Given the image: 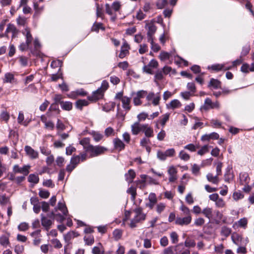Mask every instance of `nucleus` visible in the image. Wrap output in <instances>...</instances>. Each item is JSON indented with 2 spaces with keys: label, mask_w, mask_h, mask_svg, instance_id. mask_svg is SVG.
<instances>
[{
  "label": "nucleus",
  "mask_w": 254,
  "mask_h": 254,
  "mask_svg": "<svg viewBox=\"0 0 254 254\" xmlns=\"http://www.w3.org/2000/svg\"><path fill=\"white\" fill-rule=\"evenodd\" d=\"M58 210L61 211L62 213H54V212H52V214L57 221L62 222L65 219L68 213L65 203L61 201L59 202L58 207L55 208L56 212H57Z\"/></svg>",
  "instance_id": "1"
},
{
  "label": "nucleus",
  "mask_w": 254,
  "mask_h": 254,
  "mask_svg": "<svg viewBox=\"0 0 254 254\" xmlns=\"http://www.w3.org/2000/svg\"><path fill=\"white\" fill-rule=\"evenodd\" d=\"M22 34L25 37L26 42L22 43L19 46V49L21 51H24L29 48L30 44L33 40V37L31 34L30 29L26 27L22 31Z\"/></svg>",
  "instance_id": "2"
},
{
  "label": "nucleus",
  "mask_w": 254,
  "mask_h": 254,
  "mask_svg": "<svg viewBox=\"0 0 254 254\" xmlns=\"http://www.w3.org/2000/svg\"><path fill=\"white\" fill-rule=\"evenodd\" d=\"M135 215L131 220L129 226L133 228L136 226V223L145 219L146 215L142 212V209L140 207L136 208L134 210Z\"/></svg>",
  "instance_id": "3"
},
{
  "label": "nucleus",
  "mask_w": 254,
  "mask_h": 254,
  "mask_svg": "<svg viewBox=\"0 0 254 254\" xmlns=\"http://www.w3.org/2000/svg\"><path fill=\"white\" fill-rule=\"evenodd\" d=\"M107 149L102 146H89L87 149V152L90 153L91 157L97 156L100 154H103Z\"/></svg>",
  "instance_id": "4"
},
{
  "label": "nucleus",
  "mask_w": 254,
  "mask_h": 254,
  "mask_svg": "<svg viewBox=\"0 0 254 254\" xmlns=\"http://www.w3.org/2000/svg\"><path fill=\"white\" fill-rule=\"evenodd\" d=\"M209 198L215 202L216 207L223 208L226 207V202L224 200L220 197L218 193H213L209 195Z\"/></svg>",
  "instance_id": "5"
},
{
  "label": "nucleus",
  "mask_w": 254,
  "mask_h": 254,
  "mask_svg": "<svg viewBox=\"0 0 254 254\" xmlns=\"http://www.w3.org/2000/svg\"><path fill=\"white\" fill-rule=\"evenodd\" d=\"M121 7V4L119 1H114L111 5L108 3L105 4V10L107 14L110 15H113L114 12L118 11Z\"/></svg>",
  "instance_id": "6"
},
{
  "label": "nucleus",
  "mask_w": 254,
  "mask_h": 254,
  "mask_svg": "<svg viewBox=\"0 0 254 254\" xmlns=\"http://www.w3.org/2000/svg\"><path fill=\"white\" fill-rule=\"evenodd\" d=\"M145 28L147 29V41L152 42V39L154 38V35L155 33L157 27L153 22H148L146 24Z\"/></svg>",
  "instance_id": "7"
},
{
  "label": "nucleus",
  "mask_w": 254,
  "mask_h": 254,
  "mask_svg": "<svg viewBox=\"0 0 254 254\" xmlns=\"http://www.w3.org/2000/svg\"><path fill=\"white\" fill-rule=\"evenodd\" d=\"M146 100L148 102L147 105H150L151 103L150 102L152 101V104L156 106L159 104L161 97L159 93H158L156 95L153 92H149L146 97Z\"/></svg>",
  "instance_id": "8"
},
{
  "label": "nucleus",
  "mask_w": 254,
  "mask_h": 254,
  "mask_svg": "<svg viewBox=\"0 0 254 254\" xmlns=\"http://www.w3.org/2000/svg\"><path fill=\"white\" fill-rule=\"evenodd\" d=\"M158 62L152 59L151 60L149 64L147 65H144L142 68V70L144 72L150 74H153V71L152 69H149L148 66H150L153 68H156L158 66Z\"/></svg>",
  "instance_id": "9"
},
{
  "label": "nucleus",
  "mask_w": 254,
  "mask_h": 254,
  "mask_svg": "<svg viewBox=\"0 0 254 254\" xmlns=\"http://www.w3.org/2000/svg\"><path fill=\"white\" fill-rule=\"evenodd\" d=\"M24 150L26 155L31 159H35L38 158V152L35 150L31 146L26 145L24 147Z\"/></svg>",
  "instance_id": "10"
},
{
  "label": "nucleus",
  "mask_w": 254,
  "mask_h": 254,
  "mask_svg": "<svg viewBox=\"0 0 254 254\" xmlns=\"http://www.w3.org/2000/svg\"><path fill=\"white\" fill-rule=\"evenodd\" d=\"M147 94V92L144 90H140L138 91L133 97V102L135 106L140 105L142 103L141 99L143 98L144 96Z\"/></svg>",
  "instance_id": "11"
},
{
  "label": "nucleus",
  "mask_w": 254,
  "mask_h": 254,
  "mask_svg": "<svg viewBox=\"0 0 254 254\" xmlns=\"http://www.w3.org/2000/svg\"><path fill=\"white\" fill-rule=\"evenodd\" d=\"M104 93L100 89H98L93 92L91 96H89L88 99L92 101H96L102 99L104 96Z\"/></svg>",
  "instance_id": "12"
},
{
  "label": "nucleus",
  "mask_w": 254,
  "mask_h": 254,
  "mask_svg": "<svg viewBox=\"0 0 254 254\" xmlns=\"http://www.w3.org/2000/svg\"><path fill=\"white\" fill-rule=\"evenodd\" d=\"M29 166H24L23 167L20 168L18 165H15L13 168V171L14 173H21L25 176H26L29 173Z\"/></svg>",
  "instance_id": "13"
},
{
  "label": "nucleus",
  "mask_w": 254,
  "mask_h": 254,
  "mask_svg": "<svg viewBox=\"0 0 254 254\" xmlns=\"http://www.w3.org/2000/svg\"><path fill=\"white\" fill-rule=\"evenodd\" d=\"M191 216H186L183 218L182 217H177L176 219L175 223L176 224L179 225H188L191 221Z\"/></svg>",
  "instance_id": "14"
},
{
  "label": "nucleus",
  "mask_w": 254,
  "mask_h": 254,
  "mask_svg": "<svg viewBox=\"0 0 254 254\" xmlns=\"http://www.w3.org/2000/svg\"><path fill=\"white\" fill-rule=\"evenodd\" d=\"M168 173L169 175V181L170 182H174L177 179V170L174 166L169 167L168 170Z\"/></svg>",
  "instance_id": "15"
},
{
  "label": "nucleus",
  "mask_w": 254,
  "mask_h": 254,
  "mask_svg": "<svg viewBox=\"0 0 254 254\" xmlns=\"http://www.w3.org/2000/svg\"><path fill=\"white\" fill-rule=\"evenodd\" d=\"M149 202L146 204V206L152 209L157 201L156 195L154 193H150L148 196Z\"/></svg>",
  "instance_id": "16"
},
{
  "label": "nucleus",
  "mask_w": 254,
  "mask_h": 254,
  "mask_svg": "<svg viewBox=\"0 0 254 254\" xmlns=\"http://www.w3.org/2000/svg\"><path fill=\"white\" fill-rule=\"evenodd\" d=\"M41 120L43 123L44 124L45 127L46 129L50 130H53L55 127L54 123L50 120H47V117L45 115H42L41 117Z\"/></svg>",
  "instance_id": "17"
},
{
  "label": "nucleus",
  "mask_w": 254,
  "mask_h": 254,
  "mask_svg": "<svg viewBox=\"0 0 254 254\" xmlns=\"http://www.w3.org/2000/svg\"><path fill=\"white\" fill-rule=\"evenodd\" d=\"M130 47L126 41H125L121 47V52L119 57L123 59L129 53Z\"/></svg>",
  "instance_id": "18"
},
{
  "label": "nucleus",
  "mask_w": 254,
  "mask_h": 254,
  "mask_svg": "<svg viewBox=\"0 0 254 254\" xmlns=\"http://www.w3.org/2000/svg\"><path fill=\"white\" fill-rule=\"evenodd\" d=\"M175 254H190V251L189 249H185L183 244H179L174 247Z\"/></svg>",
  "instance_id": "19"
},
{
  "label": "nucleus",
  "mask_w": 254,
  "mask_h": 254,
  "mask_svg": "<svg viewBox=\"0 0 254 254\" xmlns=\"http://www.w3.org/2000/svg\"><path fill=\"white\" fill-rule=\"evenodd\" d=\"M208 69H211L215 71H220L221 70H227L231 68V66H226L225 64H214L209 66Z\"/></svg>",
  "instance_id": "20"
},
{
  "label": "nucleus",
  "mask_w": 254,
  "mask_h": 254,
  "mask_svg": "<svg viewBox=\"0 0 254 254\" xmlns=\"http://www.w3.org/2000/svg\"><path fill=\"white\" fill-rule=\"evenodd\" d=\"M182 106V103L178 99H174L169 103L166 104V107L168 109L175 110L180 108Z\"/></svg>",
  "instance_id": "21"
},
{
  "label": "nucleus",
  "mask_w": 254,
  "mask_h": 254,
  "mask_svg": "<svg viewBox=\"0 0 254 254\" xmlns=\"http://www.w3.org/2000/svg\"><path fill=\"white\" fill-rule=\"evenodd\" d=\"M6 33H11L12 38L16 37L19 32L18 30L16 28L15 25L9 23L7 25V28L5 31Z\"/></svg>",
  "instance_id": "22"
},
{
  "label": "nucleus",
  "mask_w": 254,
  "mask_h": 254,
  "mask_svg": "<svg viewBox=\"0 0 254 254\" xmlns=\"http://www.w3.org/2000/svg\"><path fill=\"white\" fill-rule=\"evenodd\" d=\"M142 124H140L138 122H135L131 126V130L132 134L133 135L138 134L140 131H142Z\"/></svg>",
  "instance_id": "23"
},
{
  "label": "nucleus",
  "mask_w": 254,
  "mask_h": 254,
  "mask_svg": "<svg viewBox=\"0 0 254 254\" xmlns=\"http://www.w3.org/2000/svg\"><path fill=\"white\" fill-rule=\"evenodd\" d=\"M142 130L145 135L147 137H151L153 136V130L148 124H142Z\"/></svg>",
  "instance_id": "24"
},
{
  "label": "nucleus",
  "mask_w": 254,
  "mask_h": 254,
  "mask_svg": "<svg viewBox=\"0 0 254 254\" xmlns=\"http://www.w3.org/2000/svg\"><path fill=\"white\" fill-rule=\"evenodd\" d=\"M135 176L136 174L132 169H129L127 173H126L125 175L126 180L128 184L133 182Z\"/></svg>",
  "instance_id": "25"
},
{
  "label": "nucleus",
  "mask_w": 254,
  "mask_h": 254,
  "mask_svg": "<svg viewBox=\"0 0 254 254\" xmlns=\"http://www.w3.org/2000/svg\"><path fill=\"white\" fill-rule=\"evenodd\" d=\"M0 245L5 248L10 246L9 235H2L0 237Z\"/></svg>",
  "instance_id": "26"
},
{
  "label": "nucleus",
  "mask_w": 254,
  "mask_h": 254,
  "mask_svg": "<svg viewBox=\"0 0 254 254\" xmlns=\"http://www.w3.org/2000/svg\"><path fill=\"white\" fill-rule=\"evenodd\" d=\"M42 225L48 231L52 224V221L46 217H42L41 218Z\"/></svg>",
  "instance_id": "27"
},
{
  "label": "nucleus",
  "mask_w": 254,
  "mask_h": 254,
  "mask_svg": "<svg viewBox=\"0 0 254 254\" xmlns=\"http://www.w3.org/2000/svg\"><path fill=\"white\" fill-rule=\"evenodd\" d=\"M89 104V102L85 99L78 100L75 103V106L77 109L81 110L83 107L87 106Z\"/></svg>",
  "instance_id": "28"
},
{
  "label": "nucleus",
  "mask_w": 254,
  "mask_h": 254,
  "mask_svg": "<svg viewBox=\"0 0 254 254\" xmlns=\"http://www.w3.org/2000/svg\"><path fill=\"white\" fill-rule=\"evenodd\" d=\"M206 178L209 182L214 184L217 185L219 182V179L217 175L214 176L212 174L208 173L206 175Z\"/></svg>",
  "instance_id": "29"
},
{
  "label": "nucleus",
  "mask_w": 254,
  "mask_h": 254,
  "mask_svg": "<svg viewBox=\"0 0 254 254\" xmlns=\"http://www.w3.org/2000/svg\"><path fill=\"white\" fill-rule=\"evenodd\" d=\"M114 147L115 148L122 150L125 148V144L124 142L119 138H115L113 140Z\"/></svg>",
  "instance_id": "30"
},
{
  "label": "nucleus",
  "mask_w": 254,
  "mask_h": 254,
  "mask_svg": "<svg viewBox=\"0 0 254 254\" xmlns=\"http://www.w3.org/2000/svg\"><path fill=\"white\" fill-rule=\"evenodd\" d=\"M121 101L123 104V108L125 110H129L130 109V98L127 96H124Z\"/></svg>",
  "instance_id": "31"
},
{
  "label": "nucleus",
  "mask_w": 254,
  "mask_h": 254,
  "mask_svg": "<svg viewBox=\"0 0 254 254\" xmlns=\"http://www.w3.org/2000/svg\"><path fill=\"white\" fill-rule=\"evenodd\" d=\"M212 208L208 207L204 208L202 211V213L208 219L210 220L212 218Z\"/></svg>",
  "instance_id": "32"
},
{
  "label": "nucleus",
  "mask_w": 254,
  "mask_h": 254,
  "mask_svg": "<svg viewBox=\"0 0 254 254\" xmlns=\"http://www.w3.org/2000/svg\"><path fill=\"white\" fill-rule=\"evenodd\" d=\"M93 254H104V249L101 244L98 246H95L92 250Z\"/></svg>",
  "instance_id": "33"
},
{
  "label": "nucleus",
  "mask_w": 254,
  "mask_h": 254,
  "mask_svg": "<svg viewBox=\"0 0 254 254\" xmlns=\"http://www.w3.org/2000/svg\"><path fill=\"white\" fill-rule=\"evenodd\" d=\"M221 82L217 79L211 78L208 84V87H212L214 89L220 88Z\"/></svg>",
  "instance_id": "34"
},
{
  "label": "nucleus",
  "mask_w": 254,
  "mask_h": 254,
  "mask_svg": "<svg viewBox=\"0 0 254 254\" xmlns=\"http://www.w3.org/2000/svg\"><path fill=\"white\" fill-rule=\"evenodd\" d=\"M61 107L63 110L66 111H70L72 108V104L71 102L69 101L61 102Z\"/></svg>",
  "instance_id": "35"
},
{
  "label": "nucleus",
  "mask_w": 254,
  "mask_h": 254,
  "mask_svg": "<svg viewBox=\"0 0 254 254\" xmlns=\"http://www.w3.org/2000/svg\"><path fill=\"white\" fill-rule=\"evenodd\" d=\"M80 144L82 145L86 152L89 146H91L90 144V139L88 138H84L80 141Z\"/></svg>",
  "instance_id": "36"
},
{
  "label": "nucleus",
  "mask_w": 254,
  "mask_h": 254,
  "mask_svg": "<svg viewBox=\"0 0 254 254\" xmlns=\"http://www.w3.org/2000/svg\"><path fill=\"white\" fill-rule=\"evenodd\" d=\"M77 236L76 233L73 231L67 233L64 236V240L66 243H68L72 239L76 237Z\"/></svg>",
  "instance_id": "37"
},
{
  "label": "nucleus",
  "mask_w": 254,
  "mask_h": 254,
  "mask_svg": "<svg viewBox=\"0 0 254 254\" xmlns=\"http://www.w3.org/2000/svg\"><path fill=\"white\" fill-rule=\"evenodd\" d=\"M163 72L162 70H157L154 75V82L158 84V81L163 79Z\"/></svg>",
  "instance_id": "38"
},
{
  "label": "nucleus",
  "mask_w": 254,
  "mask_h": 254,
  "mask_svg": "<svg viewBox=\"0 0 254 254\" xmlns=\"http://www.w3.org/2000/svg\"><path fill=\"white\" fill-rule=\"evenodd\" d=\"M212 102L211 100L209 98H207L205 99L204 105L201 107V109H203L205 111L210 109L211 106H212Z\"/></svg>",
  "instance_id": "39"
},
{
  "label": "nucleus",
  "mask_w": 254,
  "mask_h": 254,
  "mask_svg": "<svg viewBox=\"0 0 254 254\" xmlns=\"http://www.w3.org/2000/svg\"><path fill=\"white\" fill-rule=\"evenodd\" d=\"M14 75L13 74L8 72L5 74L3 79L4 83H11L14 80Z\"/></svg>",
  "instance_id": "40"
},
{
  "label": "nucleus",
  "mask_w": 254,
  "mask_h": 254,
  "mask_svg": "<svg viewBox=\"0 0 254 254\" xmlns=\"http://www.w3.org/2000/svg\"><path fill=\"white\" fill-rule=\"evenodd\" d=\"M28 181L34 184H36L39 182V178L37 175L30 174L28 178Z\"/></svg>",
  "instance_id": "41"
},
{
  "label": "nucleus",
  "mask_w": 254,
  "mask_h": 254,
  "mask_svg": "<svg viewBox=\"0 0 254 254\" xmlns=\"http://www.w3.org/2000/svg\"><path fill=\"white\" fill-rule=\"evenodd\" d=\"M93 139L96 142H99L103 138V135L97 131H93L92 133Z\"/></svg>",
  "instance_id": "42"
},
{
  "label": "nucleus",
  "mask_w": 254,
  "mask_h": 254,
  "mask_svg": "<svg viewBox=\"0 0 254 254\" xmlns=\"http://www.w3.org/2000/svg\"><path fill=\"white\" fill-rule=\"evenodd\" d=\"M127 193H129L131 195V199L134 200L135 198L136 195V188L133 186L129 187L127 191Z\"/></svg>",
  "instance_id": "43"
},
{
  "label": "nucleus",
  "mask_w": 254,
  "mask_h": 254,
  "mask_svg": "<svg viewBox=\"0 0 254 254\" xmlns=\"http://www.w3.org/2000/svg\"><path fill=\"white\" fill-rule=\"evenodd\" d=\"M231 233V229L227 227H222L221 231V235L225 237H228Z\"/></svg>",
  "instance_id": "44"
},
{
  "label": "nucleus",
  "mask_w": 254,
  "mask_h": 254,
  "mask_svg": "<svg viewBox=\"0 0 254 254\" xmlns=\"http://www.w3.org/2000/svg\"><path fill=\"white\" fill-rule=\"evenodd\" d=\"M170 117V114L166 113L160 117V123L161 126L164 127L166 123V122L169 120Z\"/></svg>",
  "instance_id": "45"
},
{
  "label": "nucleus",
  "mask_w": 254,
  "mask_h": 254,
  "mask_svg": "<svg viewBox=\"0 0 254 254\" xmlns=\"http://www.w3.org/2000/svg\"><path fill=\"white\" fill-rule=\"evenodd\" d=\"M179 157L181 160L185 161H188L190 158L189 154L184 150H182L180 152Z\"/></svg>",
  "instance_id": "46"
},
{
  "label": "nucleus",
  "mask_w": 254,
  "mask_h": 254,
  "mask_svg": "<svg viewBox=\"0 0 254 254\" xmlns=\"http://www.w3.org/2000/svg\"><path fill=\"white\" fill-rule=\"evenodd\" d=\"M33 7L35 10V15L39 14L44 9V6L39 7L38 4L37 2H33Z\"/></svg>",
  "instance_id": "47"
},
{
  "label": "nucleus",
  "mask_w": 254,
  "mask_h": 254,
  "mask_svg": "<svg viewBox=\"0 0 254 254\" xmlns=\"http://www.w3.org/2000/svg\"><path fill=\"white\" fill-rule=\"evenodd\" d=\"M24 120V116L23 113L20 111L19 112L18 117L17 118V122L20 124H22L24 126H27L28 125V123L26 122H23Z\"/></svg>",
  "instance_id": "48"
},
{
  "label": "nucleus",
  "mask_w": 254,
  "mask_h": 254,
  "mask_svg": "<svg viewBox=\"0 0 254 254\" xmlns=\"http://www.w3.org/2000/svg\"><path fill=\"white\" fill-rule=\"evenodd\" d=\"M170 238L172 244H176L179 241V236L176 232H172L170 233Z\"/></svg>",
  "instance_id": "49"
},
{
  "label": "nucleus",
  "mask_w": 254,
  "mask_h": 254,
  "mask_svg": "<svg viewBox=\"0 0 254 254\" xmlns=\"http://www.w3.org/2000/svg\"><path fill=\"white\" fill-rule=\"evenodd\" d=\"M180 209L183 212V215H186V216H191L190 210L188 207L184 204H182L180 206Z\"/></svg>",
  "instance_id": "50"
},
{
  "label": "nucleus",
  "mask_w": 254,
  "mask_h": 254,
  "mask_svg": "<svg viewBox=\"0 0 254 254\" xmlns=\"http://www.w3.org/2000/svg\"><path fill=\"white\" fill-rule=\"evenodd\" d=\"M115 108V103H110L109 104H106L104 106H103L102 109L103 110L108 112H109L112 110H113Z\"/></svg>",
  "instance_id": "51"
},
{
  "label": "nucleus",
  "mask_w": 254,
  "mask_h": 254,
  "mask_svg": "<svg viewBox=\"0 0 254 254\" xmlns=\"http://www.w3.org/2000/svg\"><path fill=\"white\" fill-rule=\"evenodd\" d=\"M151 44V49L154 52H157L160 50V47L159 46L158 44H156L154 42V38L152 39V42L151 41H147Z\"/></svg>",
  "instance_id": "52"
},
{
  "label": "nucleus",
  "mask_w": 254,
  "mask_h": 254,
  "mask_svg": "<svg viewBox=\"0 0 254 254\" xmlns=\"http://www.w3.org/2000/svg\"><path fill=\"white\" fill-rule=\"evenodd\" d=\"M171 54L164 51H162L159 55V58L161 61H165L170 58Z\"/></svg>",
  "instance_id": "53"
},
{
  "label": "nucleus",
  "mask_w": 254,
  "mask_h": 254,
  "mask_svg": "<svg viewBox=\"0 0 254 254\" xmlns=\"http://www.w3.org/2000/svg\"><path fill=\"white\" fill-rule=\"evenodd\" d=\"M248 224V220L246 218H243L240 219L237 222L238 225L244 228H246Z\"/></svg>",
  "instance_id": "54"
},
{
  "label": "nucleus",
  "mask_w": 254,
  "mask_h": 254,
  "mask_svg": "<svg viewBox=\"0 0 254 254\" xmlns=\"http://www.w3.org/2000/svg\"><path fill=\"white\" fill-rule=\"evenodd\" d=\"M105 135L107 137L114 136L115 135V130L112 127H108L105 130Z\"/></svg>",
  "instance_id": "55"
},
{
  "label": "nucleus",
  "mask_w": 254,
  "mask_h": 254,
  "mask_svg": "<svg viewBox=\"0 0 254 254\" xmlns=\"http://www.w3.org/2000/svg\"><path fill=\"white\" fill-rule=\"evenodd\" d=\"M214 214H215V218L214 220L216 221V223H219L220 221L222 219L223 217V214L221 212H220L219 210H215L214 211Z\"/></svg>",
  "instance_id": "56"
},
{
  "label": "nucleus",
  "mask_w": 254,
  "mask_h": 254,
  "mask_svg": "<svg viewBox=\"0 0 254 254\" xmlns=\"http://www.w3.org/2000/svg\"><path fill=\"white\" fill-rule=\"evenodd\" d=\"M232 240L234 244L237 245H239V241L241 240L242 237L239 235L236 234H233L231 236Z\"/></svg>",
  "instance_id": "57"
},
{
  "label": "nucleus",
  "mask_w": 254,
  "mask_h": 254,
  "mask_svg": "<svg viewBox=\"0 0 254 254\" xmlns=\"http://www.w3.org/2000/svg\"><path fill=\"white\" fill-rule=\"evenodd\" d=\"M232 197L235 200L237 201L242 199L244 197V195L240 191H236L233 193Z\"/></svg>",
  "instance_id": "58"
},
{
  "label": "nucleus",
  "mask_w": 254,
  "mask_h": 254,
  "mask_svg": "<svg viewBox=\"0 0 254 254\" xmlns=\"http://www.w3.org/2000/svg\"><path fill=\"white\" fill-rule=\"evenodd\" d=\"M80 157L79 155L73 156L70 159V163L73 164L75 166L80 162Z\"/></svg>",
  "instance_id": "59"
},
{
  "label": "nucleus",
  "mask_w": 254,
  "mask_h": 254,
  "mask_svg": "<svg viewBox=\"0 0 254 254\" xmlns=\"http://www.w3.org/2000/svg\"><path fill=\"white\" fill-rule=\"evenodd\" d=\"M113 236L116 240H119L122 235V231L119 229H116L113 232Z\"/></svg>",
  "instance_id": "60"
},
{
  "label": "nucleus",
  "mask_w": 254,
  "mask_h": 254,
  "mask_svg": "<svg viewBox=\"0 0 254 254\" xmlns=\"http://www.w3.org/2000/svg\"><path fill=\"white\" fill-rule=\"evenodd\" d=\"M233 179V176L231 174V171L230 169L227 170L226 172L224 175V180L226 182H229Z\"/></svg>",
  "instance_id": "61"
},
{
  "label": "nucleus",
  "mask_w": 254,
  "mask_h": 254,
  "mask_svg": "<svg viewBox=\"0 0 254 254\" xmlns=\"http://www.w3.org/2000/svg\"><path fill=\"white\" fill-rule=\"evenodd\" d=\"M167 0H158L156 5L158 8L162 9L167 5Z\"/></svg>",
  "instance_id": "62"
},
{
  "label": "nucleus",
  "mask_w": 254,
  "mask_h": 254,
  "mask_svg": "<svg viewBox=\"0 0 254 254\" xmlns=\"http://www.w3.org/2000/svg\"><path fill=\"white\" fill-rule=\"evenodd\" d=\"M148 50V46L146 44H140L139 46V53L140 54H143L147 52Z\"/></svg>",
  "instance_id": "63"
},
{
  "label": "nucleus",
  "mask_w": 254,
  "mask_h": 254,
  "mask_svg": "<svg viewBox=\"0 0 254 254\" xmlns=\"http://www.w3.org/2000/svg\"><path fill=\"white\" fill-rule=\"evenodd\" d=\"M24 250V247L23 246L17 245L14 247V252L16 254H22Z\"/></svg>",
  "instance_id": "64"
}]
</instances>
